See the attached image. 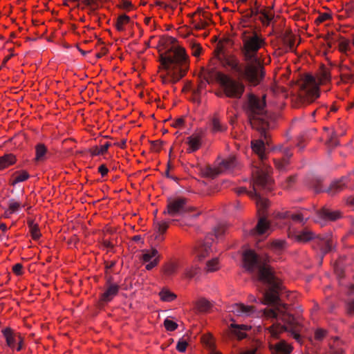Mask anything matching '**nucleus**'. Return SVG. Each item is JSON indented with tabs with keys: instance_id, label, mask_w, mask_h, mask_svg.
<instances>
[{
	"instance_id": "52",
	"label": "nucleus",
	"mask_w": 354,
	"mask_h": 354,
	"mask_svg": "<svg viewBox=\"0 0 354 354\" xmlns=\"http://www.w3.org/2000/svg\"><path fill=\"white\" fill-rule=\"evenodd\" d=\"M330 18V15L328 13H323L320 15L318 18L317 19V21L319 23L324 22L325 21H327Z\"/></svg>"
},
{
	"instance_id": "10",
	"label": "nucleus",
	"mask_w": 354,
	"mask_h": 354,
	"mask_svg": "<svg viewBox=\"0 0 354 354\" xmlns=\"http://www.w3.org/2000/svg\"><path fill=\"white\" fill-rule=\"evenodd\" d=\"M187 211L186 198L178 197L167 200V208L163 213L171 216H176L182 215Z\"/></svg>"
},
{
	"instance_id": "43",
	"label": "nucleus",
	"mask_w": 354,
	"mask_h": 354,
	"mask_svg": "<svg viewBox=\"0 0 354 354\" xmlns=\"http://www.w3.org/2000/svg\"><path fill=\"white\" fill-rule=\"evenodd\" d=\"M191 48H192V55L193 56H194V57L200 56L201 51H202V47L198 43L192 42L191 43Z\"/></svg>"
},
{
	"instance_id": "15",
	"label": "nucleus",
	"mask_w": 354,
	"mask_h": 354,
	"mask_svg": "<svg viewBox=\"0 0 354 354\" xmlns=\"http://www.w3.org/2000/svg\"><path fill=\"white\" fill-rule=\"evenodd\" d=\"M217 56L224 67H228L238 73L241 72L239 59L234 55H225L218 53Z\"/></svg>"
},
{
	"instance_id": "21",
	"label": "nucleus",
	"mask_w": 354,
	"mask_h": 354,
	"mask_svg": "<svg viewBox=\"0 0 354 354\" xmlns=\"http://www.w3.org/2000/svg\"><path fill=\"white\" fill-rule=\"evenodd\" d=\"M315 243L317 244V248L324 254L331 251L333 245V241L330 237L317 239Z\"/></svg>"
},
{
	"instance_id": "64",
	"label": "nucleus",
	"mask_w": 354,
	"mask_h": 354,
	"mask_svg": "<svg viewBox=\"0 0 354 354\" xmlns=\"http://www.w3.org/2000/svg\"><path fill=\"white\" fill-rule=\"evenodd\" d=\"M211 354H222V353L221 352L214 351L211 353Z\"/></svg>"
},
{
	"instance_id": "20",
	"label": "nucleus",
	"mask_w": 354,
	"mask_h": 354,
	"mask_svg": "<svg viewBox=\"0 0 354 354\" xmlns=\"http://www.w3.org/2000/svg\"><path fill=\"white\" fill-rule=\"evenodd\" d=\"M119 291V286L116 283L109 285L104 292L101 295V300L104 302L111 301L117 295Z\"/></svg>"
},
{
	"instance_id": "25",
	"label": "nucleus",
	"mask_w": 354,
	"mask_h": 354,
	"mask_svg": "<svg viewBox=\"0 0 354 354\" xmlns=\"http://www.w3.org/2000/svg\"><path fill=\"white\" fill-rule=\"evenodd\" d=\"M17 161L16 157L12 153H7L0 157V170L5 169L14 165Z\"/></svg>"
},
{
	"instance_id": "22",
	"label": "nucleus",
	"mask_w": 354,
	"mask_h": 354,
	"mask_svg": "<svg viewBox=\"0 0 354 354\" xmlns=\"http://www.w3.org/2000/svg\"><path fill=\"white\" fill-rule=\"evenodd\" d=\"M24 207L19 201L12 198L8 201V208L4 212V217L9 218L12 214L18 212L20 209Z\"/></svg>"
},
{
	"instance_id": "60",
	"label": "nucleus",
	"mask_w": 354,
	"mask_h": 354,
	"mask_svg": "<svg viewBox=\"0 0 354 354\" xmlns=\"http://www.w3.org/2000/svg\"><path fill=\"white\" fill-rule=\"evenodd\" d=\"M0 230L3 232H6L8 230V227L5 223L0 224Z\"/></svg>"
},
{
	"instance_id": "5",
	"label": "nucleus",
	"mask_w": 354,
	"mask_h": 354,
	"mask_svg": "<svg viewBox=\"0 0 354 354\" xmlns=\"http://www.w3.org/2000/svg\"><path fill=\"white\" fill-rule=\"evenodd\" d=\"M265 96L259 98L254 94L248 95V102L246 105L247 112L249 115L250 122L252 128L259 131L261 135L266 139L267 135L266 130L268 129L269 124L265 118Z\"/></svg>"
},
{
	"instance_id": "16",
	"label": "nucleus",
	"mask_w": 354,
	"mask_h": 354,
	"mask_svg": "<svg viewBox=\"0 0 354 354\" xmlns=\"http://www.w3.org/2000/svg\"><path fill=\"white\" fill-rule=\"evenodd\" d=\"M231 311L237 316H250L256 311V309L253 306L239 303L232 305Z\"/></svg>"
},
{
	"instance_id": "36",
	"label": "nucleus",
	"mask_w": 354,
	"mask_h": 354,
	"mask_svg": "<svg viewBox=\"0 0 354 354\" xmlns=\"http://www.w3.org/2000/svg\"><path fill=\"white\" fill-rule=\"evenodd\" d=\"M291 156L292 153H287L286 158H283L281 159H274V162L277 169H278L280 171L286 169L289 164L288 159Z\"/></svg>"
},
{
	"instance_id": "28",
	"label": "nucleus",
	"mask_w": 354,
	"mask_h": 354,
	"mask_svg": "<svg viewBox=\"0 0 354 354\" xmlns=\"http://www.w3.org/2000/svg\"><path fill=\"white\" fill-rule=\"evenodd\" d=\"M198 262H195L194 261V264L187 267L185 269L184 272L185 277L192 279L200 273L201 268L198 266Z\"/></svg>"
},
{
	"instance_id": "49",
	"label": "nucleus",
	"mask_w": 354,
	"mask_h": 354,
	"mask_svg": "<svg viewBox=\"0 0 354 354\" xmlns=\"http://www.w3.org/2000/svg\"><path fill=\"white\" fill-rule=\"evenodd\" d=\"M119 8L124 10H131L133 8L131 3L127 0H122L118 5Z\"/></svg>"
},
{
	"instance_id": "48",
	"label": "nucleus",
	"mask_w": 354,
	"mask_h": 354,
	"mask_svg": "<svg viewBox=\"0 0 354 354\" xmlns=\"http://www.w3.org/2000/svg\"><path fill=\"white\" fill-rule=\"evenodd\" d=\"M12 272L17 276L22 275L23 266L21 263H16L12 267Z\"/></svg>"
},
{
	"instance_id": "56",
	"label": "nucleus",
	"mask_w": 354,
	"mask_h": 354,
	"mask_svg": "<svg viewBox=\"0 0 354 354\" xmlns=\"http://www.w3.org/2000/svg\"><path fill=\"white\" fill-rule=\"evenodd\" d=\"M347 309L350 313H354V301L348 304Z\"/></svg>"
},
{
	"instance_id": "4",
	"label": "nucleus",
	"mask_w": 354,
	"mask_h": 354,
	"mask_svg": "<svg viewBox=\"0 0 354 354\" xmlns=\"http://www.w3.org/2000/svg\"><path fill=\"white\" fill-rule=\"evenodd\" d=\"M330 81L329 72L322 69L314 77L307 74L299 82L298 97L303 103H311L319 97V86Z\"/></svg>"
},
{
	"instance_id": "40",
	"label": "nucleus",
	"mask_w": 354,
	"mask_h": 354,
	"mask_svg": "<svg viewBox=\"0 0 354 354\" xmlns=\"http://www.w3.org/2000/svg\"><path fill=\"white\" fill-rule=\"evenodd\" d=\"M30 232L32 238L34 240H37L41 236V233L38 227V225L33 222L29 223Z\"/></svg>"
},
{
	"instance_id": "1",
	"label": "nucleus",
	"mask_w": 354,
	"mask_h": 354,
	"mask_svg": "<svg viewBox=\"0 0 354 354\" xmlns=\"http://www.w3.org/2000/svg\"><path fill=\"white\" fill-rule=\"evenodd\" d=\"M243 266L250 273L256 274L260 281L269 286L261 303L274 305V308L264 310L266 317L277 319V322L266 329L270 337L274 339H278L281 333L289 331L295 339L299 340L300 322L290 315L286 305L279 302V292L283 290V285L281 279L275 276L273 269L252 250H245L243 253Z\"/></svg>"
},
{
	"instance_id": "50",
	"label": "nucleus",
	"mask_w": 354,
	"mask_h": 354,
	"mask_svg": "<svg viewBox=\"0 0 354 354\" xmlns=\"http://www.w3.org/2000/svg\"><path fill=\"white\" fill-rule=\"evenodd\" d=\"M207 26V23L205 21L200 20L198 22H195L194 24V26L196 30H203L205 29Z\"/></svg>"
},
{
	"instance_id": "24",
	"label": "nucleus",
	"mask_w": 354,
	"mask_h": 354,
	"mask_svg": "<svg viewBox=\"0 0 354 354\" xmlns=\"http://www.w3.org/2000/svg\"><path fill=\"white\" fill-rule=\"evenodd\" d=\"M318 214L322 218L328 221H335L342 216L339 211H332L326 208L321 209Z\"/></svg>"
},
{
	"instance_id": "41",
	"label": "nucleus",
	"mask_w": 354,
	"mask_h": 354,
	"mask_svg": "<svg viewBox=\"0 0 354 354\" xmlns=\"http://www.w3.org/2000/svg\"><path fill=\"white\" fill-rule=\"evenodd\" d=\"M286 246V242L283 240H274L271 243L270 247L272 249L279 251L283 250Z\"/></svg>"
},
{
	"instance_id": "23",
	"label": "nucleus",
	"mask_w": 354,
	"mask_h": 354,
	"mask_svg": "<svg viewBox=\"0 0 354 354\" xmlns=\"http://www.w3.org/2000/svg\"><path fill=\"white\" fill-rule=\"evenodd\" d=\"M131 23V20L127 15H119L115 22V27L118 31L123 32Z\"/></svg>"
},
{
	"instance_id": "45",
	"label": "nucleus",
	"mask_w": 354,
	"mask_h": 354,
	"mask_svg": "<svg viewBox=\"0 0 354 354\" xmlns=\"http://www.w3.org/2000/svg\"><path fill=\"white\" fill-rule=\"evenodd\" d=\"M202 342L209 347L213 346V338L211 335H205L202 337Z\"/></svg>"
},
{
	"instance_id": "55",
	"label": "nucleus",
	"mask_w": 354,
	"mask_h": 354,
	"mask_svg": "<svg viewBox=\"0 0 354 354\" xmlns=\"http://www.w3.org/2000/svg\"><path fill=\"white\" fill-rule=\"evenodd\" d=\"M225 232V228L223 227H219L214 231V235L216 238H219L221 234Z\"/></svg>"
},
{
	"instance_id": "29",
	"label": "nucleus",
	"mask_w": 354,
	"mask_h": 354,
	"mask_svg": "<svg viewBox=\"0 0 354 354\" xmlns=\"http://www.w3.org/2000/svg\"><path fill=\"white\" fill-rule=\"evenodd\" d=\"M221 268L220 260L218 257L212 258L206 262L205 270L208 272H213L218 270Z\"/></svg>"
},
{
	"instance_id": "6",
	"label": "nucleus",
	"mask_w": 354,
	"mask_h": 354,
	"mask_svg": "<svg viewBox=\"0 0 354 354\" xmlns=\"http://www.w3.org/2000/svg\"><path fill=\"white\" fill-rule=\"evenodd\" d=\"M205 78L208 84L214 81L218 82L227 97L241 98L245 90L243 83L221 72L212 71L207 74Z\"/></svg>"
},
{
	"instance_id": "14",
	"label": "nucleus",
	"mask_w": 354,
	"mask_h": 354,
	"mask_svg": "<svg viewBox=\"0 0 354 354\" xmlns=\"http://www.w3.org/2000/svg\"><path fill=\"white\" fill-rule=\"evenodd\" d=\"M203 136L204 132L201 129L196 131L189 136L186 141V143L188 145L187 151L188 153H193L198 151L202 146Z\"/></svg>"
},
{
	"instance_id": "47",
	"label": "nucleus",
	"mask_w": 354,
	"mask_h": 354,
	"mask_svg": "<svg viewBox=\"0 0 354 354\" xmlns=\"http://www.w3.org/2000/svg\"><path fill=\"white\" fill-rule=\"evenodd\" d=\"M326 335V330L317 328L315 332V338L317 340H322Z\"/></svg>"
},
{
	"instance_id": "17",
	"label": "nucleus",
	"mask_w": 354,
	"mask_h": 354,
	"mask_svg": "<svg viewBox=\"0 0 354 354\" xmlns=\"http://www.w3.org/2000/svg\"><path fill=\"white\" fill-rule=\"evenodd\" d=\"M251 329V326L245 324H231L230 330L238 339H243L246 337V331Z\"/></svg>"
},
{
	"instance_id": "7",
	"label": "nucleus",
	"mask_w": 354,
	"mask_h": 354,
	"mask_svg": "<svg viewBox=\"0 0 354 354\" xmlns=\"http://www.w3.org/2000/svg\"><path fill=\"white\" fill-rule=\"evenodd\" d=\"M242 52L246 61L257 59L258 51L265 45L263 36L256 32L248 35L245 32L242 37Z\"/></svg>"
},
{
	"instance_id": "31",
	"label": "nucleus",
	"mask_w": 354,
	"mask_h": 354,
	"mask_svg": "<svg viewBox=\"0 0 354 354\" xmlns=\"http://www.w3.org/2000/svg\"><path fill=\"white\" fill-rule=\"evenodd\" d=\"M259 19L264 25H268L274 17V14L271 9L264 8L259 12Z\"/></svg>"
},
{
	"instance_id": "12",
	"label": "nucleus",
	"mask_w": 354,
	"mask_h": 354,
	"mask_svg": "<svg viewBox=\"0 0 354 354\" xmlns=\"http://www.w3.org/2000/svg\"><path fill=\"white\" fill-rule=\"evenodd\" d=\"M212 252L211 244L209 242L198 241L192 249V255L195 262H203Z\"/></svg>"
},
{
	"instance_id": "57",
	"label": "nucleus",
	"mask_w": 354,
	"mask_h": 354,
	"mask_svg": "<svg viewBox=\"0 0 354 354\" xmlns=\"http://www.w3.org/2000/svg\"><path fill=\"white\" fill-rule=\"evenodd\" d=\"M115 145L120 147V148H124L126 146V140H123L120 143H115Z\"/></svg>"
},
{
	"instance_id": "44",
	"label": "nucleus",
	"mask_w": 354,
	"mask_h": 354,
	"mask_svg": "<svg viewBox=\"0 0 354 354\" xmlns=\"http://www.w3.org/2000/svg\"><path fill=\"white\" fill-rule=\"evenodd\" d=\"M277 217L279 218H286L291 217L292 220H299L300 216L297 214H290L288 212H281L277 214Z\"/></svg>"
},
{
	"instance_id": "59",
	"label": "nucleus",
	"mask_w": 354,
	"mask_h": 354,
	"mask_svg": "<svg viewBox=\"0 0 354 354\" xmlns=\"http://www.w3.org/2000/svg\"><path fill=\"white\" fill-rule=\"evenodd\" d=\"M288 43H289V48H290V50H292L294 47L295 41L292 39H289Z\"/></svg>"
},
{
	"instance_id": "53",
	"label": "nucleus",
	"mask_w": 354,
	"mask_h": 354,
	"mask_svg": "<svg viewBox=\"0 0 354 354\" xmlns=\"http://www.w3.org/2000/svg\"><path fill=\"white\" fill-rule=\"evenodd\" d=\"M98 171L102 176H104L108 174L109 170L104 165H102L98 167Z\"/></svg>"
},
{
	"instance_id": "37",
	"label": "nucleus",
	"mask_w": 354,
	"mask_h": 354,
	"mask_svg": "<svg viewBox=\"0 0 354 354\" xmlns=\"http://www.w3.org/2000/svg\"><path fill=\"white\" fill-rule=\"evenodd\" d=\"M313 238V233L308 230L300 232L295 236V240L298 242H306L311 240Z\"/></svg>"
},
{
	"instance_id": "61",
	"label": "nucleus",
	"mask_w": 354,
	"mask_h": 354,
	"mask_svg": "<svg viewBox=\"0 0 354 354\" xmlns=\"http://www.w3.org/2000/svg\"><path fill=\"white\" fill-rule=\"evenodd\" d=\"M248 300L251 302H257V298L254 295H250Z\"/></svg>"
},
{
	"instance_id": "38",
	"label": "nucleus",
	"mask_w": 354,
	"mask_h": 354,
	"mask_svg": "<svg viewBox=\"0 0 354 354\" xmlns=\"http://www.w3.org/2000/svg\"><path fill=\"white\" fill-rule=\"evenodd\" d=\"M196 306L200 311L207 312L212 308V304L207 299L202 298L197 301Z\"/></svg>"
},
{
	"instance_id": "30",
	"label": "nucleus",
	"mask_w": 354,
	"mask_h": 354,
	"mask_svg": "<svg viewBox=\"0 0 354 354\" xmlns=\"http://www.w3.org/2000/svg\"><path fill=\"white\" fill-rule=\"evenodd\" d=\"M30 176L26 171H18L13 174L11 184L15 185L19 183L26 181L29 178Z\"/></svg>"
},
{
	"instance_id": "54",
	"label": "nucleus",
	"mask_w": 354,
	"mask_h": 354,
	"mask_svg": "<svg viewBox=\"0 0 354 354\" xmlns=\"http://www.w3.org/2000/svg\"><path fill=\"white\" fill-rule=\"evenodd\" d=\"M184 123V120L183 118H178L173 123V127L175 128H178L183 126Z\"/></svg>"
},
{
	"instance_id": "13",
	"label": "nucleus",
	"mask_w": 354,
	"mask_h": 354,
	"mask_svg": "<svg viewBox=\"0 0 354 354\" xmlns=\"http://www.w3.org/2000/svg\"><path fill=\"white\" fill-rule=\"evenodd\" d=\"M141 260L146 264L145 268L150 270L158 266L160 261V254L155 248L143 250Z\"/></svg>"
},
{
	"instance_id": "18",
	"label": "nucleus",
	"mask_w": 354,
	"mask_h": 354,
	"mask_svg": "<svg viewBox=\"0 0 354 354\" xmlns=\"http://www.w3.org/2000/svg\"><path fill=\"white\" fill-rule=\"evenodd\" d=\"M169 226V222L165 221H155L153 222V230L155 232V239L158 241H162V235L166 232Z\"/></svg>"
},
{
	"instance_id": "39",
	"label": "nucleus",
	"mask_w": 354,
	"mask_h": 354,
	"mask_svg": "<svg viewBox=\"0 0 354 354\" xmlns=\"http://www.w3.org/2000/svg\"><path fill=\"white\" fill-rule=\"evenodd\" d=\"M47 152V149L43 144H39L35 147V159L37 161L43 160Z\"/></svg>"
},
{
	"instance_id": "33",
	"label": "nucleus",
	"mask_w": 354,
	"mask_h": 354,
	"mask_svg": "<svg viewBox=\"0 0 354 354\" xmlns=\"http://www.w3.org/2000/svg\"><path fill=\"white\" fill-rule=\"evenodd\" d=\"M212 127L214 133L223 132L226 130V127L221 122L217 115H214L212 119Z\"/></svg>"
},
{
	"instance_id": "51",
	"label": "nucleus",
	"mask_w": 354,
	"mask_h": 354,
	"mask_svg": "<svg viewBox=\"0 0 354 354\" xmlns=\"http://www.w3.org/2000/svg\"><path fill=\"white\" fill-rule=\"evenodd\" d=\"M187 346L186 341H180L178 342L176 348L180 352H185Z\"/></svg>"
},
{
	"instance_id": "8",
	"label": "nucleus",
	"mask_w": 354,
	"mask_h": 354,
	"mask_svg": "<svg viewBox=\"0 0 354 354\" xmlns=\"http://www.w3.org/2000/svg\"><path fill=\"white\" fill-rule=\"evenodd\" d=\"M251 61L245 65L244 70H241L239 74L250 86H255L262 81L265 72L258 59Z\"/></svg>"
},
{
	"instance_id": "34",
	"label": "nucleus",
	"mask_w": 354,
	"mask_h": 354,
	"mask_svg": "<svg viewBox=\"0 0 354 354\" xmlns=\"http://www.w3.org/2000/svg\"><path fill=\"white\" fill-rule=\"evenodd\" d=\"M111 144L109 142H106L104 144L100 146H95L91 148V153L92 156L104 155L107 152Z\"/></svg>"
},
{
	"instance_id": "46",
	"label": "nucleus",
	"mask_w": 354,
	"mask_h": 354,
	"mask_svg": "<svg viewBox=\"0 0 354 354\" xmlns=\"http://www.w3.org/2000/svg\"><path fill=\"white\" fill-rule=\"evenodd\" d=\"M350 48L349 41L347 40L342 41L339 44V50L342 53H346Z\"/></svg>"
},
{
	"instance_id": "26",
	"label": "nucleus",
	"mask_w": 354,
	"mask_h": 354,
	"mask_svg": "<svg viewBox=\"0 0 354 354\" xmlns=\"http://www.w3.org/2000/svg\"><path fill=\"white\" fill-rule=\"evenodd\" d=\"M101 0H81L78 3V6L82 9L88 8L90 10L94 11L100 6Z\"/></svg>"
},
{
	"instance_id": "58",
	"label": "nucleus",
	"mask_w": 354,
	"mask_h": 354,
	"mask_svg": "<svg viewBox=\"0 0 354 354\" xmlns=\"http://www.w3.org/2000/svg\"><path fill=\"white\" fill-rule=\"evenodd\" d=\"M9 59H10V56H7V57H6L4 58V59H3V62H2L1 66H0V70L2 68V67H3L6 65V64L9 60Z\"/></svg>"
},
{
	"instance_id": "11",
	"label": "nucleus",
	"mask_w": 354,
	"mask_h": 354,
	"mask_svg": "<svg viewBox=\"0 0 354 354\" xmlns=\"http://www.w3.org/2000/svg\"><path fill=\"white\" fill-rule=\"evenodd\" d=\"M237 164V160L234 156H230L225 160L219 162L218 167H206L203 171V174L205 176L214 177L218 174L228 169H234Z\"/></svg>"
},
{
	"instance_id": "2",
	"label": "nucleus",
	"mask_w": 354,
	"mask_h": 354,
	"mask_svg": "<svg viewBox=\"0 0 354 354\" xmlns=\"http://www.w3.org/2000/svg\"><path fill=\"white\" fill-rule=\"evenodd\" d=\"M189 68V57L185 49L180 46H173L160 55L158 76L162 84H174L184 77Z\"/></svg>"
},
{
	"instance_id": "62",
	"label": "nucleus",
	"mask_w": 354,
	"mask_h": 354,
	"mask_svg": "<svg viewBox=\"0 0 354 354\" xmlns=\"http://www.w3.org/2000/svg\"><path fill=\"white\" fill-rule=\"evenodd\" d=\"M332 354H344V353L342 350H340L337 351H333Z\"/></svg>"
},
{
	"instance_id": "3",
	"label": "nucleus",
	"mask_w": 354,
	"mask_h": 354,
	"mask_svg": "<svg viewBox=\"0 0 354 354\" xmlns=\"http://www.w3.org/2000/svg\"><path fill=\"white\" fill-rule=\"evenodd\" d=\"M252 151L256 153L261 164L259 167H256L252 170V180L254 187L253 198L255 200L257 212L260 216H264L266 208L269 206V201L260 196L258 194L259 190L270 191L272 187V179L270 176L271 168L267 166L263 160L266 158L264 142L258 140L251 142Z\"/></svg>"
},
{
	"instance_id": "32",
	"label": "nucleus",
	"mask_w": 354,
	"mask_h": 354,
	"mask_svg": "<svg viewBox=\"0 0 354 354\" xmlns=\"http://www.w3.org/2000/svg\"><path fill=\"white\" fill-rule=\"evenodd\" d=\"M269 222L265 218H261L256 226V232L258 234H263L270 230Z\"/></svg>"
},
{
	"instance_id": "19",
	"label": "nucleus",
	"mask_w": 354,
	"mask_h": 354,
	"mask_svg": "<svg viewBox=\"0 0 354 354\" xmlns=\"http://www.w3.org/2000/svg\"><path fill=\"white\" fill-rule=\"evenodd\" d=\"M270 349L273 354H290L292 347L283 340L274 345L270 344Z\"/></svg>"
},
{
	"instance_id": "63",
	"label": "nucleus",
	"mask_w": 354,
	"mask_h": 354,
	"mask_svg": "<svg viewBox=\"0 0 354 354\" xmlns=\"http://www.w3.org/2000/svg\"><path fill=\"white\" fill-rule=\"evenodd\" d=\"M140 239H141V238H140V236H138V235L135 236H133V239L134 241H137L140 240Z\"/></svg>"
},
{
	"instance_id": "27",
	"label": "nucleus",
	"mask_w": 354,
	"mask_h": 354,
	"mask_svg": "<svg viewBox=\"0 0 354 354\" xmlns=\"http://www.w3.org/2000/svg\"><path fill=\"white\" fill-rule=\"evenodd\" d=\"M179 268V265L176 261H169L165 263L162 268L164 274L171 276L176 273Z\"/></svg>"
},
{
	"instance_id": "42",
	"label": "nucleus",
	"mask_w": 354,
	"mask_h": 354,
	"mask_svg": "<svg viewBox=\"0 0 354 354\" xmlns=\"http://www.w3.org/2000/svg\"><path fill=\"white\" fill-rule=\"evenodd\" d=\"M164 326L168 331H174L178 328V324L173 320L168 318L165 319Z\"/></svg>"
},
{
	"instance_id": "35",
	"label": "nucleus",
	"mask_w": 354,
	"mask_h": 354,
	"mask_svg": "<svg viewBox=\"0 0 354 354\" xmlns=\"http://www.w3.org/2000/svg\"><path fill=\"white\" fill-rule=\"evenodd\" d=\"M160 300L165 302H170L175 300L177 297L176 295L168 289H162L159 292Z\"/></svg>"
},
{
	"instance_id": "9",
	"label": "nucleus",
	"mask_w": 354,
	"mask_h": 354,
	"mask_svg": "<svg viewBox=\"0 0 354 354\" xmlns=\"http://www.w3.org/2000/svg\"><path fill=\"white\" fill-rule=\"evenodd\" d=\"M6 346L12 351H20L24 345V337L20 333L16 332L10 327H6L1 330Z\"/></svg>"
}]
</instances>
